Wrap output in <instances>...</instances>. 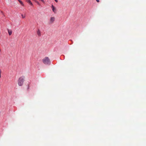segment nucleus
I'll return each mask as SVG.
<instances>
[{
    "label": "nucleus",
    "instance_id": "1",
    "mask_svg": "<svg viewBox=\"0 0 146 146\" xmlns=\"http://www.w3.org/2000/svg\"><path fill=\"white\" fill-rule=\"evenodd\" d=\"M25 80V77L22 76L18 80V84L19 86H21Z\"/></svg>",
    "mask_w": 146,
    "mask_h": 146
},
{
    "label": "nucleus",
    "instance_id": "2",
    "mask_svg": "<svg viewBox=\"0 0 146 146\" xmlns=\"http://www.w3.org/2000/svg\"><path fill=\"white\" fill-rule=\"evenodd\" d=\"M43 63L45 64L49 65L50 64L49 59L47 57H45L42 60Z\"/></svg>",
    "mask_w": 146,
    "mask_h": 146
},
{
    "label": "nucleus",
    "instance_id": "3",
    "mask_svg": "<svg viewBox=\"0 0 146 146\" xmlns=\"http://www.w3.org/2000/svg\"><path fill=\"white\" fill-rule=\"evenodd\" d=\"M55 20V18L54 17H50L49 21V23L50 24L52 23Z\"/></svg>",
    "mask_w": 146,
    "mask_h": 146
},
{
    "label": "nucleus",
    "instance_id": "4",
    "mask_svg": "<svg viewBox=\"0 0 146 146\" xmlns=\"http://www.w3.org/2000/svg\"><path fill=\"white\" fill-rule=\"evenodd\" d=\"M51 7L52 8L53 11L54 13H56V8L54 7V6L53 5H52Z\"/></svg>",
    "mask_w": 146,
    "mask_h": 146
},
{
    "label": "nucleus",
    "instance_id": "5",
    "mask_svg": "<svg viewBox=\"0 0 146 146\" xmlns=\"http://www.w3.org/2000/svg\"><path fill=\"white\" fill-rule=\"evenodd\" d=\"M37 35L39 36H40L41 35V32L40 30L39 29H38L37 31Z\"/></svg>",
    "mask_w": 146,
    "mask_h": 146
},
{
    "label": "nucleus",
    "instance_id": "6",
    "mask_svg": "<svg viewBox=\"0 0 146 146\" xmlns=\"http://www.w3.org/2000/svg\"><path fill=\"white\" fill-rule=\"evenodd\" d=\"M27 2L29 4L33 6V5L30 0H26Z\"/></svg>",
    "mask_w": 146,
    "mask_h": 146
},
{
    "label": "nucleus",
    "instance_id": "7",
    "mask_svg": "<svg viewBox=\"0 0 146 146\" xmlns=\"http://www.w3.org/2000/svg\"><path fill=\"white\" fill-rule=\"evenodd\" d=\"M8 31L9 35H11L12 33V31L11 30H9V29H8Z\"/></svg>",
    "mask_w": 146,
    "mask_h": 146
},
{
    "label": "nucleus",
    "instance_id": "8",
    "mask_svg": "<svg viewBox=\"0 0 146 146\" xmlns=\"http://www.w3.org/2000/svg\"><path fill=\"white\" fill-rule=\"evenodd\" d=\"M18 1L23 6L24 5V4L23 3V2L21 1L20 0H18Z\"/></svg>",
    "mask_w": 146,
    "mask_h": 146
},
{
    "label": "nucleus",
    "instance_id": "9",
    "mask_svg": "<svg viewBox=\"0 0 146 146\" xmlns=\"http://www.w3.org/2000/svg\"><path fill=\"white\" fill-rule=\"evenodd\" d=\"M36 3H37V4L38 5H40V4L36 0V1H35Z\"/></svg>",
    "mask_w": 146,
    "mask_h": 146
},
{
    "label": "nucleus",
    "instance_id": "10",
    "mask_svg": "<svg viewBox=\"0 0 146 146\" xmlns=\"http://www.w3.org/2000/svg\"><path fill=\"white\" fill-rule=\"evenodd\" d=\"M22 18H25V16L23 15H22Z\"/></svg>",
    "mask_w": 146,
    "mask_h": 146
},
{
    "label": "nucleus",
    "instance_id": "11",
    "mask_svg": "<svg viewBox=\"0 0 146 146\" xmlns=\"http://www.w3.org/2000/svg\"><path fill=\"white\" fill-rule=\"evenodd\" d=\"M1 70H0V78H1Z\"/></svg>",
    "mask_w": 146,
    "mask_h": 146
},
{
    "label": "nucleus",
    "instance_id": "12",
    "mask_svg": "<svg viewBox=\"0 0 146 146\" xmlns=\"http://www.w3.org/2000/svg\"><path fill=\"white\" fill-rule=\"evenodd\" d=\"M56 2H58V0H54Z\"/></svg>",
    "mask_w": 146,
    "mask_h": 146
},
{
    "label": "nucleus",
    "instance_id": "13",
    "mask_svg": "<svg viewBox=\"0 0 146 146\" xmlns=\"http://www.w3.org/2000/svg\"><path fill=\"white\" fill-rule=\"evenodd\" d=\"M42 2H43L44 3V0H40Z\"/></svg>",
    "mask_w": 146,
    "mask_h": 146
},
{
    "label": "nucleus",
    "instance_id": "14",
    "mask_svg": "<svg viewBox=\"0 0 146 146\" xmlns=\"http://www.w3.org/2000/svg\"><path fill=\"white\" fill-rule=\"evenodd\" d=\"M96 1L98 2H99V0H96Z\"/></svg>",
    "mask_w": 146,
    "mask_h": 146
}]
</instances>
